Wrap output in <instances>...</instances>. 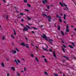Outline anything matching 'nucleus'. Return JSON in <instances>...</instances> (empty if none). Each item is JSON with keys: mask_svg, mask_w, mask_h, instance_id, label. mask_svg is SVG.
I'll use <instances>...</instances> for the list:
<instances>
[{"mask_svg": "<svg viewBox=\"0 0 76 76\" xmlns=\"http://www.w3.org/2000/svg\"><path fill=\"white\" fill-rule=\"evenodd\" d=\"M24 2L25 3H27V0H24Z\"/></svg>", "mask_w": 76, "mask_h": 76, "instance_id": "nucleus-44", "label": "nucleus"}, {"mask_svg": "<svg viewBox=\"0 0 76 76\" xmlns=\"http://www.w3.org/2000/svg\"><path fill=\"white\" fill-rule=\"evenodd\" d=\"M35 59L36 61H37V62H39V60H38V58L37 57H35Z\"/></svg>", "mask_w": 76, "mask_h": 76, "instance_id": "nucleus-26", "label": "nucleus"}, {"mask_svg": "<svg viewBox=\"0 0 76 76\" xmlns=\"http://www.w3.org/2000/svg\"><path fill=\"white\" fill-rule=\"evenodd\" d=\"M11 44H12V45H13L14 46V43H13V42H11Z\"/></svg>", "mask_w": 76, "mask_h": 76, "instance_id": "nucleus-55", "label": "nucleus"}, {"mask_svg": "<svg viewBox=\"0 0 76 76\" xmlns=\"http://www.w3.org/2000/svg\"><path fill=\"white\" fill-rule=\"evenodd\" d=\"M62 61H63V62L64 63V62H65V60H64V59H62Z\"/></svg>", "mask_w": 76, "mask_h": 76, "instance_id": "nucleus-43", "label": "nucleus"}, {"mask_svg": "<svg viewBox=\"0 0 76 76\" xmlns=\"http://www.w3.org/2000/svg\"><path fill=\"white\" fill-rule=\"evenodd\" d=\"M62 50L64 53H65V50H64V48H62Z\"/></svg>", "mask_w": 76, "mask_h": 76, "instance_id": "nucleus-40", "label": "nucleus"}, {"mask_svg": "<svg viewBox=\"0 0 76 76\" xmlns=\"http://www.w3.org/2000/svg\"><path fill=\"white\" fill-rule=\"evenodd\" d=\"M49 51L50 52H53V50L52 49H49Z\"/></svg>", "mask_w": 76, "mask_h": 76, "instance_id": "nucleus-45", "label": "nucleus"}, {"mask_svg": "<svg viewBox=\"0 0 76 76\" xmlns=\"http://www.w3.org/2000/svg\"><path fill=\"white\" fill-rule=\"evenodd\" d=\"M26 26H27V27H28V28H29V29H31V28H33V29H35V30H37V28L35 27H32L31 28L28 25H26Z\"/></svg>", "mask_w": 76, "mask_h": 76, "instance_id": "nucleus-3", "label": "nucleus"}, {"mask_svg": "<svg viewBox=\"0 0 76 76\" xmlns=\"http://www.w3.org/2000/svg\"><path fill=\"white\" fill-rule=\"evenodd\" d=\"M20 45H21L22 46H23L24 47H25V43L23 42L22 43H20Z\"/></svg>", "mask_w": 76, "mask_h": 76, "instance_id": "nucleus-9", "label": "nucleus"}, {"mask_svg": "<svg viewBox=\"0 0 76 76\" xmlns=\"http://www.w3.org/2000/svg\"><path fill=\"white\" fill-rule=\"evenodd\" d=\"M74 35H75V36H76V33L75 32H73Z\"/></svg>", "mask_w": 76, "mask_h": 76, "instance_id": "nucleus-52", "label": "nucleus"}, {"mask_svg": "<svg viewBox=\"0 0 76 76\" xmlns=\"http://www.w3.org/2000/svg\"><path fill=\"white\" fill-rule=\"evenodd\" d=\"M25 39L27 41V42H28V38L26 37H25Z\"/></svg>", "mask_w": 76, "mask_h": 76, "instance_id": "nucleus-36", "label": "nucleus"}, {"mask_svg": "<svg viewBox=\"0 0 76 76\" xmlns=\"http://www.w3.org/2000/svg\"><path fill=\"white\" fill-rule=\"evenodd\" d=\"M28 24L29 25H33V24H30L29 23H28Z\"/></svg>", "mask_w": 76, "mask_h": 76, "instance_id": "nucleus-54", "label": "nucleus"}, {"mask_svg": "<svg viewBox=\"0 0 76 76\" xmlns=\"http://www.w3.org/2000/svg\"><path fill=\"white\" fill-rule=\"evenodd\" d=\"M3 1L5 3H6V2L5 1V0H3Z\"/></svg>", "mask_w": 76, "mask_h": 76, "instance_id": "nucleus-51", "label": "nucleus"}, {"mask_svg": "<svg viewBox=\"0 0 76 76\" xmlns=\"http://www.w3.org/2000/svg\"><path fill=\"white\" fill-rule=\"evenodd\" d=\"M44 60L45 62H46V63H48V61H47V60L46 58H45L44 59Z\"/></svg>", "mask_w": 76, "mask_h": 76, "instance_id": "nucleus-25", "label": "nucleus"}, {"mask_svg": "<svg viewBox=\"0 0 76 76\" xmlns=\"http://www.w3.org/2000/svg\"><path fill=\"white\" fill-rule=\"evenodd\" d=\"M6 60H7V61H8L9 60V59L8 58H7L6 59Z\"/></svg>", "mask_w": 76, "mask_h": 76, "instance_id": "nucleus-42", "label": "nucleus"}, {"mask_svg": "<svg viewBox=\"0 0 76 76\" xmlns=\"http://www.w3.org/2000/svg\"><path fill=\"white\" fill-rule=\"evenodd\" d=\"M42 57H43V58H45V56H42Z\"/></svg>", "mask_w": 76, "mask_h": 76, "instance_id": "nucleus-61", "label": "nucleus"}, {"mask_svg": "<svg viewBox=\"0 0 76 76\" xmlns=\"http://www.w3.org/2000/svg\"><path fill=\"white\" fill-rule=\"evenodd\" d=\"M11 36L12 38H13V39H15V37H14L13 36V35L12 34Z\"/></svg>", "mask_w": 76, "mask_h": 76, "instance_id": "nucleus-32", "label": "nucleus"}, {"mask_svg": "<svg viewBox=\"0 0 76 76\" xmlns=\"http://www.w3.org/2000/svg\"><path fill=\"white\" fill-rule=\"evenodd\" d=\"M3 18H6V17H5V15H4L3 16Z\"/></svg>", "mask_w": 76, "mask_h": 76, "instance_id": "nucleus-60", "label": "nucleus"}, {"mask_svg": "<svg viewBox=\"0 0 76 76\" xmlns=\"http://www.w3.org/2000/svg\"><path fill=\"white\" fill-rule=\"evenodd\" d=\"M42 2L44 4H45V3H47V0H44V1L43 0L42 1Z\"/></svg>", "mask_w": 76, "mask_h": 76, "instance_id": "nucleus-6", "label": "nucleus"}, {"mask_svg": "<svg viewBox=\"0 0 76 76\" xmlns=\"http://www.w3.org/2000/svg\"><path fill=\"white\" fill-rule=\"evenodd\" d=\"M17 61L18 63H20V61H19V60H17Z\"/></svg>", "mask_w": 76, "mask_h": 76, "instance_id": "nucleus-39", "label": "nucleus"}, {"mask_svg": "<svg viewBox=\"0 0 76 76\" xmlns=\"http://www.w3.org/2000/svg\"><path fill=\"white\" fill-rule=\"evenodd\" d=\"M43 16H45L46 17V18H48V21L49 22H51V19H52V18H51V17L50 16H47V15L45 14H43Z\"/></svg>", "mask_w": 76, "mask_h": 76, "instance_id": "nucleus-2", "label": "nucleus"}, {"mask_svg": "<svg viewBox=\"0 0 76 76\" xmlns=\"http://www.w3.org/2000/svg\"><path fill=\"white\" fill-rule=\"evenodd\" d=\"M36 47L37 48H38V47H37V46H36Z\"/></svg>", "mask_w": 76, "mask_h": 76, "instance_id": "nucleus-64", "label": "nucleus"}, {"mask_svg": "<svg viewBox=\"0 0 76 76\" xmlns=\"http://www.w3.org/2000/svg\"><path fill=\"white\" fill-rule=\"evenodd\" d=\"M14 35H16V32L15 31V29H14Z\"/></svg>", "mask_w": 76, "mask_h": 76, "instance_id": "nucleus-23", "label": "nucleus"}, {"mask_svg": "<svg viewBox=\"0 0 76 76\" xmlns=\"http://www.w3.org/2000/svg\"><path fill=\"white\" fill-rule=\"evenodd\" d=\"M12 53H13L14 54H16V51L15 50H14L13 51H12Z\"/></svg>", "mask_w": 76, "mask_h": 76, "instance_id": "nucleus-22", "label": "nucleus"}, {"mask_svg": "<svg viewBox=\"0 0 76 76\" xmlns=\"http://www.w3.org/2000/svg\"><path fill=\"white\" fill-rule=\"evenodd\" d=\"M21 21L22 22H23L24 21V20H23V19H21Z\"/></svg>", "mask_w": 76, "mask_h": 76, "instance_id": "nucleus-47", "label": "nucleus"}, {"mask_svg": "<svg viewBox=\"0 0 76 76\" xmlns=\"http://www.w3.org/2000/svg\"><path fill=\"white\" fill-rule=\"evenodd\" d=\"M31 32H32V33H33V34H35V32H34V31H31Z\"/></svg>", "mask_w": 76, "mask_h": 76, "instance_id": "nucleus-50", "label": "nucleus"}, {"mask_svg": "<svg viewBox=\"0 0 76 76\" xmlns=\"http://www.w3.org/2000/svg\"><path fill=\"white\" fill-rule=\"evenodd\" d=\"M23 31H28V29L27 27H24V28L23 29Z\"/></svg>", "mask_w": 76, "mask_h": 76, "instance_id": "nucleus-5", "label": "nucleus"}, {"mask_svg": "<svg viewBox=\"0 0 76 76\" xmlns=\"http://www.w3.org/2000/svg\"><path fill=\"white\" fill-rule=\"evenodd\" d=\"M58 31H60V27L59 25H58Z\"/></svg>", "mask_w": 76, "mask_h": 76, "instance_id": "nucleus-24", "label": "nucleus"}, {"mask_svg": "<svg viewBox=\"0 0 76 76\" xmlns=\"http://www.w3.org/2000/svg\"><path fill=\"white\" fill-rule=\"evenodd\" d=\"M7 76H9V73H8L7 74Z\"/></svg>", "mask_w": 76, "mask_h": 76, "instance_id": "nucleus-62", "label": "nucleus"}, {"mask_svg": "<svg viewBox=\"0 0 76 76\" xmlns=\"http://www.w3.org/2000/svg\"><path fill=\"white\" fill-rule=\"evenodd\" d=\"M59 4L62 7H64L63 5V4H62L61 2H60L59 3Z\"/></svg>", "mask_w": 76, "mask_h": 76, "instance_id": "nucleus-27", "label": "nucleus"}, {"mask_svg": "<svg viewBox=\"0 0 76 76\" xmlns=\"http://www.w3.org/2000/svg\"><path fill=\"white\" fill-rule=\"evenodd\" d=\"M61 40L62 41V42L63 43H64V41L63 40V39H61Z\"/></svg>", "mask_w": 76, "mask_h": 76, "instance_id": "nucleus-56", "label": "nucleus"}, {"mask_svg": "<svg viewBox=\"0 0 76 76\" xmlns=\"http://www.w3.org/2000/svg\"><path fill=\"white\" fill-rule=\"evenodd\" d=\"M57 18H59V15H57L56 16Z\"/></svg>", "mask_w": 76, "mask_h": 76, "instance_id": "nucleus-57", "label": "nucleus"}, {"mask_svg": "<svg viewBox=\"0 0 76 76\" xmlns=\"http://www.w3.org/2000/svg\"><path fill=\"white\" fill-rule=\"evenodd\" d=\"M66 31L67 32H69V25H68V24H67Z\"/></svg>", "mask_w": 76, "mask_h": 76, "instance_id": "nucleus-4", "label": "nucleus"}, {"mask_svg": "<svg viewBox=\"0 0 76 76\" xmlns=\"http://www.w3.org/2000/svg\"><path fill=\"white\" fill-rule=\"evenodd\" d=\"M68 46L70 47V48H72V49H73L74 48L73 46H72L71 45H69Z\"/></svg>", "mask_w": 76, "mask_h": 76, "instance_id": "nucleus-10", "label": "nucleus"}, {"mask_svg": "<svg viewBox=\"0 0 76 76\" xmlns=\"http://www.w3.org/2000/svg\"><path fill=\"white\" fill-rule=\"evenodd\" d=\"M1 66L3 67H4V63H2L1 64Z\"/></svg>", "mask_w": 76, "mask_h": 76, "instance_id": "nucleus-16", "label": "nucleus"}, {"mask_svg": "<svg viewBox=\"0 0 76 76\" xmlns=\"http://www.w3.org/2000/svg\"><path fill=\"white\" fill-rule=\"evenodd\" d=\"M72 57H73V58L75 57V56L73 55L72 56Z\"/></svg>", "mask_w": 76, "mask_h": 76, "instance_id": "nucleus-59", "label": "nucleus"}, {"mask_svg": "<svg viewBox=\"0 0 76 76\" xmlns=\"http://www.w3.org/2000/svg\"><path fill=\"white\" fill-rule=\"evenodd\" d=\"M42 49H43V50H44V51H48V50H47V48L45 49L44 47H42Z\"/></svg>", "mask_w": 76, "mask_h": 76, "instance_id": "nucleus-12", "label": "nucleus"}, {"mask_svg": "<svg viewBox=\"0 0 76 76\" xmlns=\"http://www.w3.org/2000/svg\"><path fill=\"white\" fill-rule=\"evenodd\" d=\"M21 60H23V61H26L25 60V59L23 58L21 59Z\"/></svg>", "mask_w": 76, "mask_h": 76, "instance_id": "nucleus-41", "label": "nucleus"}, {"mask_svg": "<svg viewBox=\"0 0 76 76\" xmlns=\"http://www.w3.org/2000/svg\"><path fill=\"white\" fill-rule=\"evenodd\" d=\"M71 44H72V45L73 47H75V46H76V45H75V43L73 42H71Z\"/></svg>", "mask_w": 76, "mask_h": 76, "instance_id": "nucleus-15", "label": "nucleus"}, {"mask_svg": "<svg viewBox=\"0 0 76 76\" xmlns=\"http://www.w3.org/2000/svg\"><path fill=\"white\" fill-rule=\"evenodd\" d=\"M27 19H28V20H31V19L30 18H29V17H27Z\"/></svg>", "mask_w": 76, "mask_h": 76, "instance_id": "nucleus-38", "label": "nucleus"}, {"mask_svg": "<svg viewBox=\"0 0 76 76\" xmlns=\"http://www.w3.org/2000/svg\"><path fill=\"white\" fill-rule=\"evenodd\" d=\"M63 4H64V6H66V8H67V9L68 10H69V8H67V5L65 4L64 3H63Z\"/></svg>", "mask_w": 76, "mask_h": 76, "instance_id": "nucleus-8", "label": "nucleus"}, {"mask_svg": "<svg viewBox=\"0 0 76 76\" xmlns=\"http://www.w3.org/2000/svg\"><path fill=\"white\" fill-rule=\"evenodd\" d=\"M17 73L18 76H20V74L18 72H17Z\"/></svg>", "mask_w": 76, "mask_h": 76, "instance_id": "nucleus-37", "label": "nucleus"}, {"mask_svg": "<svg viewBox=\"0 0 76 76\" xmlns=\"http://www.w3.org/2000/svg\"><path fill=\"white\" fill-rule=\"evenodd\" d=\"M20 15H23V13H20Z\"/></svg>", "mask_w": 76, "mask_h": 76, "instance_id": "nucleus-53", "label": "nucleus"}, {"mask_svg": "<svg viewBox=\"0 0 76 76\" xmlns=\"http://www.w3.org/2000/svg\"><path fill=\"white\" fill-rule=\"evenodd\" d=\"M44 73H45V75H48V73H47V72H45Z\"/></svg>", "mask_w": 76, "mask_h": 76, "instance_id": "nucleus-35", "label": "nucleus"}, {"mask_svg": "<svg viewBox=\"0 0 76 76\" xmlns=\"http://www.w3.org/2000/svg\"><path fill=\"white\" fill-rule=\"evenodd\" d=\"M21 18L20 17H18L17 18V19H20Z\"/></svg>", "mask_w": 76, "mask_h": 76, "instance_id": "nucleus-58", "label": "nucleus"}, {"mask_svg": "<svg viewBox=\"0 0 76 76\" xmlns=\"http://www.w3.org/2000/svg\"><path fill=\"white\" fill-rule=\"evenodd\" d=\"M53 56L55 58H57V56H56V53H55L54 52H53Z\"/></svg>", "mask_w": 76, "mask_h": 76, "instance_id": "nucleus-11", "label": "nucleus"}, {"mask_svg": "<svg viewBox=\"0 0 76 76\" xmlns=\"http://www.w3.org/2000/svg\"><path fill=\"white\" fill-rule=\"evenodd\" d=\"M41 37L45 39L46 40H47V41H49L50 44H53V43H52L51 42L53 41V39H50V38H49V40L47 39L46 38H48V37H47V36H46V35H45V34H43V36H41Z\"/></svg>", "mask_w": 76, "mask_h": 76, "instance_id": "nucleus-1", "label": "nucleus"}, {"mask_svg": "<svg viewBox=\"0 0 76 76\" xmlns=\"http://www.w3.org/2000/svg\"><path fill=\"white\" fill-rule=\"evenodd\" d=\"M66 14H64V20H66Z\"/></svg>", "mask_w": 76, "mask_h": 76, "instance_id": "nucleus-21", "label": "nucleus"}, {"mask_svg": "<svg viewBox=\"0 0 76 76\" xmlns=\"http://www.w3.org/2000/svg\"><path fill=\"white\" fill-rule=\"evenodd\" d=\"M28 44H26L25 46H26V48H29V46H28Z\"/></svg>", "mask_w": 76, "mask_h": 76, "instance_id": "nucleus-19", "label": "nucleus"}, {"mask_svg": "<svg viewBox=\"0 0 76 76\" xmlns=\"http://www.w3.org/2000/svg\"><path fill=\"white\" fill-rule=\"evenodd\" d=\"M15 49H16V51H18V52H19V50H18V48H16Z\"/></svg>", "mask_w": 76, "mask_h": 76, "instance_id": "nucleus-33", "label": "nucleus"}, {"mask_svg": "<svg viewBox=\"0 0 76 76\" xmlns=\"http://www.w3.org/2000/svg\"><path fill=\"white\" fill-rule=\"evenodd\" d=\"M59 21L60 22H61V23L62 22V20H61V19H59Z\"/></svg>", "mask_w": 76, "mask_h": 76, "instance_id": "nucleus-28", "label": "nucleus"}, {"mask_svg": "<svg viewBox=\"0 0 76 76\" xmlns=\"http://www.w3.org/2000/svg\"><path fill=\"white\" fill-rule=\"evenodd\" d=\"M8 18H9V15H7V17L6 18V20H8V21L9 20V19H8Z\"/></svg>", "mask_w": 76, "mask_h": 76, "instance_id": "nucleus-18", "label": "nucleus"}, {"mask_svg": "<svg viewBox=\"0 0 76 76\" xmlns=\"http://www.w3.org/2000/svg\"><path fill=\"white\" fill-rule=\"evenodd\" d=\"M54 76H58V75H57V74H54Z\"/></svg>", "mask_w": 76, "mask_h": 76, "instance_id": "nucleus-48", "label": "nucleus"}, {"mask_svg": "<svg viewBox=\"0 0 76 76\" xmlns=\"http://www.w3.org/2000/svg\"><path fill=\"white\" fill-rule=\"evenodd\" d=\"M31 56L32 57H34V55L33 54H31Z\"/></svg>", "mask_w": 76, "mask_h": 76, "instance_id": "nucleus-34", "label": "nucleus"}, {"mask_svg": "<svg viewBox=\"0 0 76 76\" xmlns=\"http://www.w3.org/2000/svg\"><path fill=\"white\" fill-rule=\"evenodd\" d=\"M61 33L62 35L63 36H64V33L63 32V31H61Z\"/></svg>", "mask_w": 76, "mask_h": 76, "instance_id": "nucleus-13", "label": "nucleus"}, {"mask_svg": "<svg viewBox=\"0 0 76 76\" xmlns=\"http://www.w3.org/2000/svg\"><path fill=\"white\" fill-rule=\"evenodd\" d=\"M14 61L15 62H16H16H17V61H16V60L15 59L14 60Z\"/></svg>", "mask_w": 76, "mask_h": 76, "instance_id": "nucleus-63", "label": "nucleus"}, {"mask_svg": "<svg viewBox=\"0 0 76 76\" xmlns=\"http://www.w3.org/2000/svg\"><path fill=\"white\" fill-rule=\"evenodd\" d=\"M63 4H64V6H66V8H67V9L68 10H69V8H67V5L65 4L64 3H63Z\"/></svg>", "mask_w": 76, "mask_h": 76, "instance_id": "nucleus-7", "label": "nucleus"}, {"mask_svg": "<svg viewBox=\"0 0 76 76\" xmlns=\"http://www.w3.org/2000/svg\"><path fill=\"white\" fill-rule=\"evenodd\" d=\"M63 57H64L65 58H66V60H69V58L66 57V56H63Z\"/></svg>", "mask_w": 76, "mask_h": 76, "instance_id": "nucleus-17", "label": "nucleus"}, {"mask_svg": "<svg viewBox=\"0 0 76 76\" xmlns=\"http://www.w3.org/2000/svg\"><path fill=\"white\" fill-rule=\"evenodd\" d=\"M47 8L48 9H50V7L49 6H48Z\"/></svg>", "mask_w": 76, "mask_h": 76, "instance_id": "nucleus-49", "label": "nucleus"}, {"mask_svg": "<svg viewBox=\"0 0 76 76\" xmlns=\"http://www.w3.org/2000/svg\"><path fill=\"white\" fill-rule=\"evenodd\" d=\"M25 11H26V12H28L29 11V10H28L25 9Z\"/></svg>", "mask_w": 76, "mask_h": 76, "instance_id": "nucleus-46", "label": "nucleus"}, {"mask_svg": "<svg viewBox=\"0 0 76 76\" xmlns=\"http://www.w3.org/2000/svg\"><path fill=\"white\" fill-rule=\"evenodd\" d=\"M63 46L65 48H66V45H63Z\"/></svg>", "mask_w": 76, "mask_h": 76, "instance_id": "nucleus-29", "label": "nucleus"}, {"mask_svg": "<svg viewBox=\"0 0 76 76\" xmlns=\"http://www.w3.org/2000/svg\"><path fill=\"white\" fill-rule=\"evenodd\" d=\"M11 69L13 71H15V68L13 67H11Z\"/></svg>", "mask_w": 76, "mask_h": 76, "instance_id": "nucleus-14", "label": "nucleus"}, {"mask_svg": "<svg viewBox=\"0 0 76 76\" xmlns=\"http://www.w3.org/2000/svg\"><path fill=\"white\" fill-rule=\"evenodd\" d=\"M27 6H28V7H31V4H29L27 3Z\"/></svg>", "mask_w": 76, "mask_h": 76, "instance_id": "nucleus-20", "label": "nucleus"}, {"mask_svg": "<svg viewBox=\"0 0 76 76\" xmlns=\"http://www.w3.org/2000/svg\"><path fill=\"white\" fill-rule=\"evenodd\" d=\"M2 40H4V39H5V37L4 36H3V37H2Z\"/></svg>", "mask_w": 76, "mask_h": 76, "instance_id": "nucleus-30", "label": "nucleus"}, {"mask_svg": "<svg viewBox=\"0 0 76 76\" xmlns=\"http://www.w3.org/2000/svg\"><path fill=\"white\" fill-rule=\"evenodd\" d=\"M24 71H26L27 70V69H26V68L25 67L24 68Z\"/></svg>", "mask_w": 76, "mask_h": 76, "instance_id": "nucleus-31", "label": "nucleus"}]
</instances>
